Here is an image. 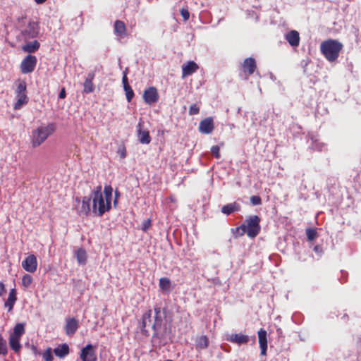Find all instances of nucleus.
I'll return each mask as SVG.
<instances>
[{"instance_id": "f257e3e1", "label": "nucleus", "mask_w": 361, "mask_h": 361, "mask_svg": "<svg viewBox=\"0 0 361 361\" xmlns=\"http://www.w3.org/2000/svg\"><path fill=\"white\" fill-rule=\"evenodd\" d=\"M113 188L110 185H106L104 188V195L102 192V186L98 185L92 192V213L98 216H102L111 208Z\"/></svg>"}, {"instance_id": "f03ea898", "label": "nucleus", "mask_w": 361, "mask_h": 361, "mask_svg": "<svg viewBox=\"0 0 361 361\" xmlns=\"http://www.w3.org/2000/svg\"><path fill=\"white\" fill-rule=\"evenodd\" d=\"M17 30L19 31L18 38L24 42L35 39L39 34V25L37 21L22 16L17 19Z\"/></svg>"}, {"instance_id": "7ed1b4c3", "label": "nucleus", "mask_w": 361, "mask_h": 361, "mask_svg": "<svg viewBox=\"0 0 361 361\" xmlns=\"http://www.w3.org/2000/svg\"><path fill=\"white\" fill-rule=\"evenodd\" d=\"M343 46L336 39H329L321 43L320 50L324 56L330 62H334L339 56Z\"/></svg>"}, {"instance_id": "20e7f679", "label": "nucleus", "mask_w": 361, "mask_h": 361, "mask_svg": "<svg viewBox=\"0 0 361 361\" xmlns=\"http://www.w3.org/2000/svg\"><path fill=\"white\" fill-rule=\"evenodd\" d=\"M56 130L54 123H51L47 126H41L32 133L31 143L33 147L41 145Z\"/></svg>"}, {"instance_id": "39448f33", "label": "nucleus", "mask_w": 361, "mask_h": 361, "mask_svg": "<svg viewBox=\"0 0 361 361\" xmlns=\"http://www.w3.org/2000/svg\"><path fill=\"white\" fill-rule=\"evenodd\" d=\"M261 219L257 215L247 217L243 225L246 230V234L249 238H255L259 235L261 231Z\"/></svg>"}, {"instance_id": "423d86ee", "label": "nucleus", "mask_w": 361, "mask_h": 361, "mask_svg": "<svg viewBox=\"0 0 361 361\" xmlns=\"http://www.w3.org/2000/svg\"><path fill=\"white\" fill-rule=\"evenodd\" d=\"M75 201L77 202L75 209L79 216H87L92 212L90 197L85 196L81 200L76 197Z\"/></svg>"}, {"instance_id": "0eeeda50", "label": "nucleus", "mask_w": 361, "mask_h": 361, "mask_svg": "<svg viewBox=\"0 0 361 361\" xmlns=\"http://www.w3.org/2000/svg\"><path fill=\"white\" fill-rule=\"evenodd\" d=\"M37 58L35 56L28 54L22 61L20 68L23 74L32 73L37 65Z\"/></svg>"}, {"instance_id": "6e6552de", "label": "nucleus", "mask_w": 361, "mask_h": 361, "mask_svg": "<svg viewBox=\"0 0 361 361\" xmlns=\"http://www.w3.org/2000/svg\"><path fill=\"white\" fill-rule=\"evenodd\" d=\"M96 346L87 344L80 350V358L82 361H97Z\"/></svg>"}, {"instance_id": "1a4fd4ad", "label": "nucleus", "mask_w": 361, "mask_h": 361, "mask_svg": "<svg viewBox=\"0 0 361 361\" xmlns=\"http://www.w3.org/2000/svg\"><path fill=\"white\" fill-rule=\"evenodd\" d=\"M143 99L147 104H154L159 100V94L155 87H149L143 92Z\"/></svg>"}, {"instance_id": "9d476101", "label": "nucleus", "mask_w": 361, "mask_h": 361, "mask_svg": "<svg viewBox=\"0 0 361 361\" xmlns=\"http://www.w3.org/2000/svg\"><path fill=\"white\" fill-rule=\"evenodd\" d=\"M256 68V62L253 58L245 59L242 64V70L245 74V78L247 79L250 75H252Z\"/></svg>"}, {"instance_id": "9b49d317", "label": "nucleus", "mask_w": 361, "mask_h": 361, "mask_svg": "<svg viewBox=\"0 0 361 361\" xmlns=\"http://www.w3.org/2000/svg\"><path fill=\"white\" fill-rule=\"evenodd\" d=\"M143 121L140 120L137 126V137L138 140L141 144L147 145L151 142V137L149 135V132L148 130H143Z\"/></svg>"}, {"instance_id": "f8f14e48", "label": "nucleus", "mask_w": 361, "mask_h": 361, "mask_svg": "<svg viewBox=\"0 0 361 361\" xmlns=\"http://www.w3.org/2000/svg\"><path fill=\"white\" fill-rule=\"evenodd\" d=\"M22 267L28 272H35L37 267V257L34 255H30L22 262Z\"/></svg>"}, {"instance_id": "ddd939ff", "label": "nucleus", "mask_w": 361, "mask_h": 361, "mask_svg": "<svg viewBox=\"0 0 361 361\" xmlns=\"http://www.w3.org/2000/svg\"><path fill=\"white\" fill-rule=\"evenodd\" d=\"M79 328V322L74 317L68 318L66 320V325L64 327L66 334L68 336L73 335Z\"/></svg>"}, {"instance_id": "4468645a", "label": "nucleus", "mask_w": 361, "mask_h": 361, "mask_svg": "<svg viewBox=\"0 0 361 361\" xmlns=\"http://www.w3.org/2000/svg\"><path fill=\"white\" fill-rule=\"evenodd\" d=\"M214 128V121L212 117H207L200 122L199 130L203 134L211 133Z\"/></svg>"}, {"instance_id": "2eb2a0df", "label": "nucleus", "mask_w": 361, "mask_h": 361, "mask_svg": "<svg viewBox=\"0 0 361 361\" xmlns=\"http://www.w3.org/2000/svg\"><path fill=\"white\" fill-rule=\"evenodd\" d=\"M258 341L261 350V355H266L267 350V331L261 329L258 333Z\"/></svg>"}, {"instance_id": "dca6fc26", "label": "nucleus", "mask_w": 361, "mask_h": 361, "mask_svg": "<svg viewBox=\"0 0 361 361\" xmlns=\"http://www.w3.org/2000/svg\"><path fill=\"white\" fill-rule=\"evenodd\" d=\"M199 69L198 65L193 61H188L182 66V78L190 75Z\"/></svg>"}, {"instance_id": "f3484780", "label": "nucleus", "mask_w": 361, "mask_h": 361, "mask_svg": "<svg viewBox=\"0 0 361 361\" xmlns=\"http://www.w3.org/2000/svg\"><path fill=\"white\" fill-rule=\"evenodd\" d=\"M226 341L240 345L247 344L249 342V337L241 334H233L226 337Z\"/></svg>"}, {"instance_id": "a211bd4d", "label": "nucleus", "mask_w": 361, "mask_h": 361, "mask_svg": "<svg viewBox=\"0 0 361 361\" xmlns=\"http://www.w3.org/2000/svg\"><path fill=\"white\" fill-rule=\"evenodd\" d=\"M114 30L115 35L120 39L127 36V28L123 21L116 20L114 22Z\"/></svg>"}, {"instance_id": "6ab92c4d", "label": "nucleus", "mask_w": 361, "mask_h": 361, "mask_svg": "<svg viewBox=\"0 0 361 361\" xmlns=\"http://www.w3.org/2000/svg\"><path fill=\"white\" fill-rule=\"evenodd\" d=\"M154 310V321L152 324V329L154 331V335H157V331L161 329L163 323L164 317L161 315V309L159 307H156Z\"/></svg>"}, {"instance_id": "aec40b11", "label": "nucleus", "mask_w": 361, "mask_h": 361, "mask_svg": "<svg viewBox=\"0 0 361 361\" xmlns=\"http://www.w3.org/2000/svg\"><path fill=\"white\" fill-rule=\"evenodd\" d=\"M94 73H89L83 83V92L85 94H90L94 91V85L93 80L94 79Z\"/></svg>"}, {"instance_id": "412c9836", "label": "nucleus", "mask_w": 361, "mask_h": 361, "mask_svg": "<svg viewBox=\"0 0 361 361\" xmlns=\"http://www.w3.org/2000/svg\"><path fill=\"white\" fill-rule=\"evenodd\" d=\"M39 47L40 43L37 40L34 39L31 42L27 41V43L23 45L21 49L24 52L31 54L37 51Z\"/></svg>"}, {"instance_id": "4be33fe9", "label": "nucleus", "mask_w": 361, "mask_h": 361, "mask_svg": "<svg viewBox=\"0 0 361 361\" xmlns=\"http://www.w3.org/2000/svg\"><path fill=\"white\" fill-rule=\"evenodd\" d=\"M285 38L292 47H298L300 44L299 32L296 30L287 33Z\"/></svg>"}, {"instance_id": "5701e85b", "label": "nucleus", "mask_w": 361, "mask_h": 361, "mask_svg": "<svg viewBox=\"0 0 361 361\" xmlns=\"http://www.w3.org/2000/svg\"><path fill=\"white\" fill-rule=\"evenodd\" d=\"M17 87L15 90L16 97H27L26 94L27 85L25 80H18Z\"/></svg>"}, {"instance_id": "b1692460", "label": "nucleus", "mask_w": 361, "mask_h": 361, "mask_svg": "<svg viewBox=\"0 0 361 361\" xmlns=\"http://www.w3.org/2000/svg\"><path fill=\"white\" fill-rule=\"evenodd\" d=\"M209 346V338L207 336L203 335L199 336L195 341V348L198 350H202L207 348Z\"/></svg>"}, {"instance_id": "393cba45", "label": "nucleus", "mask_w": 361, "mask_h": 361, "mask_svg": "<svg viewBox=\"0 0 361 361\" xmlns=\"http://www.w3.org/2000/svg\"><path fill=\"white\" fill-rule=\"evenodd\" d=\"M240 209V206L237 202H234L233 203L227 204L222 207L221 212L229 215L234 212H238Z\"/></svg>"}, {"instance_id": "a878e982", "label": "nucleus", "mask_w": 361, "mask_h": 361, "mask_svg": "<svg viewBox=\"0 0 361 361\" xmlns=\"http://www.w3.org/2000/svg\"><path fill=\"white\" fill-rule=\"evenodd\" d=\"M17 300L16 291L15 289H11L7 300L5 302V307H8V312L11 311L13 308L16 301Z\"/></svg>"}, {"instance_id": "bb28decb", "label": "nucleus", "mask_w": 361, "mask_h": 361, "mask_svg": "<svg viewBox=\"0 0 361 361\" xmlns=\"http://www.w3.org/2000/svg\"><path fill=\"white\" fill-rule=\"evenodd\" d=\"M54 353L59 357H64L69 353V347L66 343H63L54 348Z\"/></svg>"}, {"instance_id": "cd10ccee", "label": "nucleus", "mask_w": 361, "mask_h": 361, "mask_svg": "<svg viewBox=\"0 0 361 361\" xmlns=\"http://www.w3.org/2000/svg\"><path fill=\"white\" fill-rule=\"evenodd\" d=\"M159 286L161 291L169 293L171 290V282L167 277H162L159 279Z\"/></svg>"}, {"instance_id": "c85d7f7f", "label": "nucleus", "mask_w": 361, "mask_h": 361, "mask_svg": "<svg viewBox=\"0 0 361 361\" xmlns=\"http://www.w3.org/2000/svg\"><path fill=\"white\" fill-rule=\"evenodd\" d=\"M151 316H152V310H149L147 312H145L142 317V326H141V330L142 333L145 336H148V331L145 329L146 326L147 324V321H151Z\"/></svg>"}, {"instance_id": "c756f323", "label": "nucleus", "mask_w": 361, "mask_h": 361, "mask_svg": "<svg viewBox=\"0 0 361 361\" xmlns=\"http://www.w3.org/2000/svg\"><path fill=\"white\" fill-rule=\"evenodd\" d=\"M75 257L80 264H85L87 262V252L83 248H79L75 251Z\"/></svg>"}, {"instance_id": "7c9ffc66", "label": "nucleus", "mask_w": 361, "mask_h": 361, "mask_svg": "<svg viewBox=\"0 0 361 361\" xmlns=\"http://www.w3.org/2000/svg\"><path fill=\"white\" fill-rule=\"evenodd\" d=\"M20 338H17V336H10L9 338V345L12 350H13L16 353H18L21 348V345L20 343Z\"/></svg>"}, {"instance_id": "2f4dec72", "label": "nucleus", "mask_w": 361, "mask_h": 361, "mask_svg": "<svg viewBox=\"0 0 361 361\" xmlns=\"http://www.w3.org/2000/svg\"><path fill=\"white\" fill-rule=\"evenodd\" d=\"M25 333V325L22 323L17 324L13 329V334L11 336H17V338L21 337Z\"/></svg>"}, {"instance_id": "473e14b6", "label": "nucleus", "mask_w": 361, "mask_h": 361, "mask_svg": "<svg viewBox=\"0 0 361 361\" xmlns=\"http://www.w3.org/2000/svg\"><path fill=\"white\" fill-rule=\"evenodd\" d=\"M27 97H17V101L16 102L13 108L15 110H18L22 107L23 105L27 104Z\"/></svg>"}, {"instance_id": "72a5a7b5", "label": "nucleus", "mask_w": 361, "mask_h": 361, "mask_svg": "<svg viewBox=\"0 0 361 361\" xmlns=\"http://www.w3.org/2000/svg\"><path fill=\"white\" fill-rule=\"evenodd\" d=\"M245 233H246V230H245V228L243 224L242 225H240V226L236 227L235 228V231L233 232V235H234L235 238H238V237L243 236Z\"/></svg>"}, {"instance_id": "f704fd0d", "label": "nucleus", "mask_w": 361, "mask_h": 361, "mask_svg": "<svg viewBox=\"0 0 361 361\" xmlns=\"http://www.w3.org/2000/svg\"><path fill=\"white\" fill-rule=\"evenodd\" d=\"M307 238L309 241L314 240L317 237V232L314 228H307L306 230Z\"/></svg>"}, {"instance_id": "c9c22d12", "label": "nucleus", "mask_w": 361, "mask_h": 361, "mask_svg": "<svg viewBox=\"0 0 361 361\" xmlns=\"http://www.w3.org/2000/svg\"><path fill=\"white\" fill-rule=\"evenodd\" d=\"M124 90L126 92V96L128 102H131L132 99L134 97V92L130 85L124 87Z\"/></svg>"}, {"instance_id": "e433bc0d", "label": "nucleus", "mask_w": 361, "mask_h": 361, "mask_svg": "<svg viewBox=\"0 0 361 361\" xmlns=\"http://www.w3.org/2000/svg\"><path fill=\"white\" fill-rule=\"evenodd\" d=\"M7 353L6 341L0 335V355H6Z\"/></svg>"}, {"instance_id": "4c0bfd02", "label": "nucleus", "mask_w": 361, "mask_h": 361, "mask_svg": "<svg viewBox=\"0 0 361 361\" xmlns=\"http://www.w3.org/2000/svg\"><path fill=\"white\" fill-rule=\"evenodd\" d=\"M32 282V278L29 274H25L22 278V284L23 286L27 288Z\"/></svg>"}, {"instance_id": "58836bf2", "label": "nucleus", "mask_w": 361, "mask_h": 361, "mask_svg": "<svg viewBox=\"0 0 361 361\" xmlns=\"http://www.w3.org/2000/svg\"><path fill=\"white\" fill-rule=\"evenodd\" d=\"M43 358L45 361H52L53 355L51 353V349L50 348H47L46 351L43 354Z\"/></svg>"}, {"instance_id": "ea45409f", "label": "nucleus", "mask_w": 361, "mask_h": 361, "mask_svg": "<svg viewBox=\"0 0 361 361\" xmlns=\"http://www.w3.org/2000/svg\"><path fill=\"white\" fill-rule=\"evenodd\" d=\"M250 202L253 205H259L262 204V199L258 195H253L250 197Z\"/></svg>"}, {"instance_id": "a19ab883", "label": "nucleus", "mask_w": 361, "mask_h": 361, "mask_svg": "<svg viewBox=\"0 0 361 361\" xmlns=\"http://www.w3.org/2000/svg\"><path fill=\"white\" fill-rule=\"evenodd\" d=\"M220 149L219 147L217 145L212 146L211 148V152L212 154L215 157V158L219 159L220 158Z\"/></svg>"}, {"instance_id": "79ce46f5", "label": "nucleus", "mask_w": 361, "mask_h": 361, "mask_svg": "<svg viewBox=\"0 0 361 361\" xmlns=\"http://www.w3.org/2000/svg\"><path fill=\"white\" fill-rule=\"evenodd\" d=\"M199 111H200V109L196 104H194L190 106V109H189V114L190 115H196V114H199Z\"/></svg>"}, {"instance_id": "37998d69", "label": "nucleus", "mask_w": 361, "mask_h": 361, "mask_svg": "<svg viewBox=\"0 0 361 361\" xmlns=\"http://www.w3.org/2000/svg\"><path fill=\"white\" fill-rule=\"evenodd\" d=\"M117 153L120 155L121 159H125L127 155V152L125 146H121L118 149Z\"/></svg>"}, {"instance_id": "c03bdc74", "label": "nucleus", "mask_w": 361, "mask_h": 361, "mask_svg": "<svg viewBox=\"0 0 361 361\" xmlns=\"http://www.w3.org/2000/svg\"><path fill=\"white\" fill-rule=\"evenodd\" d=\"M151 225L150 219L145 220L142 224L141 229L143 231H147L150 228Z\"/></svg>"}, {"instance_id": "a18cd8bd", "label": "nucleus", "mask_w": 361, "mask_h": 361, "mask_svg": "<svg viewBox=\"0 0 361 361\" xmlns=\"http://www.w3.org/2000/svg\"><path fill=\"white\" fill-rule=\"evenodd\" d=\"M180 14L185 21L188 20L190 18V13L187 8H182L180 10Z\"/></svg>"}, {"instance_id": "49530a36", "label": "nucleus", "mask_w": 361, "mask_h": 361, "mask_svg": "<svg viewBox=\"0 0 361 361\" xmlns=\"http://www.w3.org/2000/svg\"><path fill=\"white\" fill-rule=\"evenodd\" d=\"M313 250L319 256H322L324 253L323 247L320 245H315Z\"/></svg>"}, {"instance_id": "de8ad7c7", "label": "nucleus", "mask_w": 361, "mask_h": 361, "mask_svg": "<svg viewBox=\"0 0 361 361\" xmlns=\"http://www.w3.org/2000/svg\"><path fill=\"white\" fill-rule=\"evenodd\" d=\"M122 82H123V88L125 87H127L128 85H130L129 83H128V81L127 75L126 74H124L123 76Z\"/></svg>"}, {"instance_id": "09e8293b", "label": "nucleus", "mask_w": 361, "mask_h": 361, "mask_svg": "<svg viewBox=\"0 0 361 361\" xmlns=\"http://www.w3.org/2000/svg\"><path fill=\"white\" fill-rule=\"evenodd\" d=\"M66 97V90L64 87H63L59 92V97L60 99H64Z\"/></svg>"}, {"instance_id": "8fccbe9b", "label": "nucleus", "mask_w": 361, "mask_h": 361, "mask_svg": "<svg viewBox=\"0 0 361 361\" xmlns=\"http://www.w3.org/2000/svg\"><path fill=\"white\" fill-rule=\"evenodd\" d=\"M6 292L4 284L0 282V296H2Z\"/></svg>"}, {"instance_id": "3c124183", "label": "nucleus", "mask_w": 361, "mask_h": 361, "mask_svg": "<svg viewBox=\"0 0 361 361\" xmlns=\"http://www.w3.org/2000/svg\"><path fill=\"white\" fill-rule=\"evenodd\" d=\"M47 0H35V1L38 4H43Z\"/></svg>"}, {"instance_id": "603ef678", "label": "nucleus", "mask_w": 361, "mask_h": 361, "mask_svg": "<svg viewBox=\"0 0 361 361\" xmlns=\"http://www.w3.org/2000/svg\"><path fill=\"white\" fill-rule=\"evenodd\" d=\"M166 361H173V360H166Z\"/></svg>"}]
</instances>
